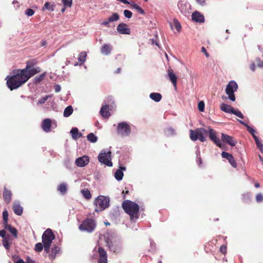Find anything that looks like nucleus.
Instances as JSON below:
<instances>
[{
	"label": "nucleus",
	"mask_w": 263,
	"mask_h": 263,
	"mask_svg": "<svg viewBox=\"0 0 263 263\" xmlns=\"http://www.w3.org/2000/svg\"><path fill=\"white\" fill-rule=\"evenodd\" d=\"M33 65V64L30 62H27L26 67L23 69H26L25 76L27 78V80L36 73L40 72V68L39 67L32 68Z\"/></svg>",
	"instance_id": "9d476101"
},
{
	"label": "nucleus",
	"mask_w": 263,
	"mask_h": 263,
	"mask_svg": "<svg viewBox=\"0 0 263 263\" xmlns=\"http://www.w3.org/2000/svg\"><path fill=\"white\" fill-rule=\"evenodd\" d=\"M257 65L258 67L262 68L263 67V61L260 60H257Z\"/></svg>",
	"instance_id": "bf43d9fd"
},
{
	"label": "nucleus",
	"mask_w": 263,
	"mask_h": 263,
	"mask_svg": "<svg viewBox=\"0 0 263 263\" xmlns=\"http://www.w3.org/2000/svg\"><path fill=\"white\" fill-rule=\"evenodd\" d=\"M220 252L223 254H226L227 252V247L224 245L221 246L220 248Z\"/></svg>",
	"instance_id": "6e6d98bb"
},
{
	"label": "nucleus",
	"mask_w": 263,
	"mask_h": 263,
	"mask_svg": "<svg viewBox=\"0 0 263 263\" xmlns=\"http://www.w3.org/2000/svg\"><path fill=\"white\" fill-rule=\"evenodd\" d=\"M12 193L10 191L7 190L6 188H4L3 193V197L5 201L7 203L10 202L11 200Z\"/></svg>",
	"instance_id": "5701e85b"
},
{
	"label": "nucleus",
	"mask_w": 263,
	"mask_h": 263,
	"mask_svg": "<svg viewBox=\"0 0 263 263\" xmlns=\"http://www.w3.org/2000/svg\"><path fill=\"white\" fill-rule=\"evenodd\" d=\"M27 263H35V261L31 259L28 258L27 260Z\"/></svg>",
	"instance_id": "338daca9"
},
{
	"label": "nucleus",
	"mask_w": 263,
	"mask_h": 263,
	"mask_svg": "<svg viewBox=\"0 0 263 263\" xmlns=\"http://www.w3.org/2000/svg\"><path fill=\"white\" fill-rule=\"evenodd\" d=\"M51 121L49 119H46L42 122V127L44 131L46 132H49L51 130Z\"/></svg>",
	"instance_id": "aec40b11"
},
{
	"label": "nucleus",
	"mask_w": 263,
	"mask_h": 263,
	"mask_svg": "<svg viewBox=\"0 0 263 263\" xmlns=\"http://www.w3.org/2000/svg\"><path fill=\"white\" fill-rule=\"evenodd\" d=\"M49 96H46L43 98H42L39 101L38 104H44L46 101L48 99V98L49 97Z\"/></svg>",
	"instance_id": "09e8293b"
},
{
	"label": "nucleus",
	"mask_w": 263,
	"mask_h": 263,
	"mask_svg": "<svg viewBox=\"0 0 263 263\" xmlns=\"http://www.w3.org/2000/svg\"><path fill=\"white\" fill-rule=\"evenodd\" d=\"M129 4L131 5V6L135 8L137 11L139 12L141 14H144V12L143 10L138 5L134 3H130Z\"/></svg>",
	"instance_id": "58836bf2"
},
{
	"label": "nucleus",
	"mask_w": 263,
	"mask_h": 263,
	"mask_svg": "<svg viewBox=\"0 0 263 263\" xmlns=\"http://www.w3.org/2000/svg\"><path fill=\"white\" fill-rule=\"evenodd\" d=\"M108 19L110 23L117 21L119 19V15L117 13H114Z\"/></svg>",
	"instance_id": "c9c22d12"
},
{
	"label": "nucleus",
	"mask_w": 263,
	"mask_h": 263,
	"mask_svg": "<svg viewBox=\"0 0 263 263\" xmlns=\"http://www.w3.org/2000/svg\"><path fill=\"white\" fill-rule=\"evenodd\" d=\"M44 8L50 11H53L54 10V7L53 5H51L49 2H46L44 5Z\"/></svg>",
	"instance_id": "79ce46f5"
},
{
	"label": "nucleus",
	"mask_w": 263,
	"mask_h": 263,
	"mask_svg": "<svg viewBox=\"0 0 263 263\" xmlns=\"http://www.w3.org/2000/svg\"><path fill=\"white\" fill-rule=\"evenodd\" d=\"M58 191L62 194H65L67 191V185L65 183L60 184L58 187Z\"/></svg>",
	"instance_id": "4c0bfd02"
},
{
	"label": "nucleus",
	"mask_w": 263,
	"mask_h": 263,
	"mask_svg": "<svg viewBox=\"0 0 263 263\" xmlns=\"http://www.w3.org/2000/svg\"><path fill=\"white\" fill-rule=\"evenodd\" d=\"M125 169L124 166H120L119 169L116 171L115 173V177L117 180L120 181L122 179L123 176V171H125Z\"/></svg>",
	"instance_id": "b1692460"
},
{
	"label": "nucleus",
	"mask_w": 263,
	"mask_h": 263,
	"mask_svg": "<svg viewBox=\"0 0 263 263\" xmlns=\"http://www.w3.org/2000/svg\"><path fill=\"white\" fill-rule=\"evenodd\" d=\"M199 153H200L199 150L198 149L196 151L197 159V162H198V164L200 165L201 164V159L200 157Z\"/></svg>",
	"instance_id": "603ef678"
},
{
	"label": "nucleus",
	"mask_w": 263,
	"mask_h": 263,
	"mask_svg": "<svg viewBox=\"0 0 263 263\" xmlns=\"http://www.w3.org/2000/svg\"><path fill=\"white\" fill-rule=\"evenodd\" d=\"M60 251V249L58 247H54L51 250V253L49 254V256L51 259L55 258L56 254Z\"/></svg>",
	"instance_id": "473e14b6"
},
{
	"label": "nucleus",
	"mask_w": 263,
	"mask_h": 263,
	"mask_svg": "<svg viewBox=\"0 0 263 263\" xmlns=\"http://www.w3.org/2000/svg\"><path fill=\"white\" fill-rule=\"evenodd\" d=\"M221 140L232 146H235L236 144V141L231 136L224 134H221Z\"/></svg>",
	"instance_id": "dca6fc26"
},
{
	"label": "nucleus",
	"mask_w": 263,
	"mask_h": 263,
	"mask_svg": "<svg viewBox=\"0 0 263 263\" xmlns=\"http://www.w3.org/2000/svg\"><path fill=\"white\" fill-rule=\"evenodd\" d=\"M86 53L85 52H82L79 54L78 60L81 63H83L86 60Z\"/></svg>",
	"instance_id": "e433bc0d"
},
{
	"label": "nucleus",
	"mask_w": 263,
	"mask_h": 263,
	"mask_svg": "<svg viewBox=\"0 0 263 263\" xmlns=\"http://www.w3.org/2000/svg\"><path fill=\"white\" fill-rule=\"evenodd\" d=\"M117 133L122 136H128L130 133L129 125L126 122H121L118 125Z\"/></svg>",
	"instance_id": "9b49d317"
},
{
	"label": "nucleus",
	"mask_w": 263,
	"mask_h": 263,
	"mask_svg": "<svg viewBox=\"0 0 263 263\" xmlns=\"http://www.w3.org/2000/svg\"><path fill=\"white\" fill-rule=\"evenodd\" d=\"M256 199L257 202H261L263 200V195L261 194H258L256 195Z\"/></svg>",
	"instance_id": "864d4df0"
},
{
	"label": "nucleus",
	"mask_w": 263,
	"mask_h": 263,
	"mask_svg": "<svg viewBox=\"0 0 263 263\" xmlns=\"http://www.w3.org/2000/svg\"><path fill=\"white\" fill-rule=\"evenodd\" d=\"M43 245L41 242L37 243L35 246V251L39 252H41L43 250Z\"/></svg>",
	"instance_id": "37998d69"
},
{
	"label": "nucleus",
	"mask_w": 263,
	"mask_h": 263,
	"mask_svg": "<svg viewBox=\"0 0 263 263\" xmlns=\"http://www.w3.org/2000/svg\"><path fill=\"white\" fill-rule=\"evenodd\" d=\"M9 240H10V236H8V237H6V238H3V245L7 250L9 249V247H10Z\"/></svg>",
	"instance_id": "f704fd0d"
},
{
	"label": "nucleus",
	"mask_w": 263,
	"mask_h": 263,
	"mask_svg": "<svg viewBox=\"0 0 263 263\" xmlns=\"http://www.w3.org/2000/svg\"><path fill=\"white\" fill-rule=\"evenodd\" d=\"M61 90V87L59 85H56L55 87V91L57 92H59Z\"/></svg>",
	"instance_id": "e2e57ef3"
},
{
	"label": "nucleus",
	"mask_w": 263,
	"mask_h": 263,
	"mask_svg": "<svg viewBox=\"0 0 263 263\" xmlns=\"http://www.w3.org/2000/svg\"><path fill=\"white\" fill-rule=\"evenodd\" d=\"M3 217L4 221V225L7 224L8 219V213L7 210H4L3 212Z\"/></svg>",
	"instance_id": "ea45409f"
},
{
	"label": "nucleus",
	"mask_w": 263,
	"mask_h": 263,
	"mask_svg": "<svg viewBox=\"0 0 263 263\" xmlns=\"http://www.w3.org/2000/svg\"><path fill=\"white\" fill-rule=\"evenodd\" d=\"M25 71L26 69L14 70L12 76L7 77V85L10 90L17 89L28 81Z\"/></svg>",
	"instance_id": "f257e3e1"
},
{
	"label": "nucleus",
	"mask_w": 263,
	"mask_h": 263,
	"mask_svg": "<svg viewBox=\"0 0 263 263\" xmlns=\"http://www.w3.org/2000/svg\"><path fill=\"white\" fill-rule=\"evenodd\" d=\"M190 133V138L193 141H196L198 139L201 142H204L208 135V128H198L194 130L191 129Z\"/></svg>",
	"instance_id": "7ed1b4c3"
},
{
	"label": "nucleus",
	"mask_w": 263,
	"mask_h": 263,
	"mask_svg": "<svg viewBox=\"0 0 263 263\" xmlns=\"http://www.w3.org/2000/svg\"><path fill=\"white\" fill-rule=\"evenodd\" d=\"M198 108L200 111H203L204 110V103L203 101H200L198 105Z\"/></svg>",
	"instance_id": "c03bdc74"
},
{
	"label": "nucleus",
	"mask_w": 263,
	"mask_h": 263,
	"mask_svg": "<svg viewBox=\"0 0 263 263\" xmlns=\"http://www.w3.org/2000/svg\"><path fill=\"white\" fill-rule=\"evenodd\" d=\"M70 133L71 134L72 138L75 140L82 136V134L79 133V130L77 128H72L70 130Z\"/></svg>",
	"instance_id": "c756f323"
},
{
	"label": "nucleus",
	"mask_w": 263,
	"mask_h": 263,
	"mask_svg": "<svg viewBox=\"0 0 263 263\" xmlns=\"http://www.w3.org/2000/svg\"><path fill=\"white\" fill-rule=\"evenodd\" d=\"M99 259L98 263H107V254L106 251L101 248L98 249Z\"/></svg>",
	"instance_id": "f3484780"
},
{
	"label": "nucleus",
	"mask_w": 263,
	"mask_h": 263,
	"mask_svg": "<svg viewBox=\"0 0 263 263\" xmlns=\"http://www.w3.org/2000/svg\"><path fill=\"white\" fill-rule=\"evenodd\" d=\"M122 207L125 212L130 215L131 220L138 218L137 215L139 210V206L138 204L126 200L122 203Z\"/></svg>",
	"instance_id": "f03ea898"
},
{
	"label": "nucleus",
	"mask_w": 263,
	"mask_h": 263,
	"mask_svg": "<svg viewBox=\"0 0 263 263\" xmlns=\"http://www.w3.org/2000/svg\"><path fill=\"white\" fill-rule=\"evenodd\" d=\"M250 68H251L252 71H255V64L254 63H253L251 65Z\"/></svg>",
	"instance_id": "680f3d73"
},
{
	"label": "nucleus",
	"mask_w": 263,
	"mask_h": 263,
	"mask_svg": "<svg viewBox=\"0 0 263 263\" xmlns=\"http://www.w3.org/2000/svg\"><path fill=\"white\" fill-rule=\"evenodd\" d=\"M87 139L89 142L92 143H95L98 140L97 137L93 133L89 134L87 136Z\"/></svg>",
	"instance_id": "2f4dec72"
},
{
	"label": "nucleus",
	"mask_w": 263,
	"mask_h": 263,
	"mask_svg": "<svg viewBox=\"0 0 263 263\" xmlns=\"http://www.w3.org/2000/svg\"><path fill=\"white\" fill-rule=\"evenodd\" d=\"M96 221L91 218H87L79 226V229L81 231L91 233L96 227Z\"/></svg>",
	"instance_id": "39448f33"
},
{
	"label": "nucleus",
	"mask_w": 263,
	"mask_h": 263,
	"mask_svg": "<svg viewBox=\"0 0 263 263\" xmlns=\"http://www.w3.org/2000/svg\"><path fill=\"white\" fill-rule=\"evenodd\" d=\"M215 144L222 149H226V145L224 144L221 143L220 140H219V142L218 143H215Z\"/></svg>",
	"instance_id": "5fc2aeb1"
},
{
	"label": "nucleus",
	"mask_w": 263,
	"mask_h": 263,
	"mask_svg": "<svg viewBox=\"0 0 263 263\" xmlns=\"http://www.w3.org/2000/svg\"><path fill=\"white\" fill-rule=\"evenodd\" d=\"M170 26L172 29L175 28L178 32H180L181 31V24L176 18H174L172 22L170 23Z\"/></svg>",
	"instance_id": "4be33fe9"
},
{
	"label": "nucleus",
	"mask_w": 263,
	"mask_h": 263,
	"mask_svg": "<svg viewBox=\"0 0 263 263\" xmlns=\"http://www.w3.org/2000/svg\"><path fill=\"white\" fill-rule=\"evenodd\" d=\"M112 49V46L109 44H104L101 48V51L103 54H109Z\"/></svg>",
	"instance_id": "393cba45"
},
{
	"label": "nucleus",
	"mask_w": 263,
	"mask_h": 263,
	"mask_svg": "<svg viewBox=\"0 0 263 263\" xmlns=\"http://www.w3.org/2000/svg\"><path fill=\"white\" fill-rule=\"evenodd\" d=\"M99 161L108 166H112V163L111 159V152L110 151L102 150L98 155Z\"/></svg>",
	"instance_id": "0eeeda50"
},
{
	"label": "nucleus",
	"mask_w": 263,
	"mask_h": 263,
	"mask_svg": "<svg viewBox=\"0 0 263 263\" xmlns=\"http://www.w3.org/2000/svg\"><path fill=\"white\" fill-rule=\"evenodd\" d=\"M149 98L153 101L158 102L162 99V96L160 93L153 92L149 95Z\"/></svg>",
	"instance_id": "bb28decb"
},
{
	"label": "nucleus",
	"mask_w": 263,
	"mask_h": 263,
	"mask_svg": "<svg viewBox=\"0 0 263 263\" xmlns=\"http://www.w3.org/2000/svg\"><path fill=\"white\" fill-rule=\"evenodd\" d=\"M221 156L222 158L228 159L229 163L232 166L234 167H236L237 166V163L231 154L226 152H222L221 153Z\"/></svg>",
	"instance_id": "a211bd4d"
},
{
	"label": "nucleus",
	"mask_w": 263,
	"mask_h": 263,
	"mask_svg": "<svg viewBox=\"0 0 263 263\" xmlns=\"http://www.w3.org/2000/svg\"><path fill=\"white\" fill-rule=\"evenodd\" d=\"M178 7L182 13L184 14V15H186L187 13H189L188 11L186 10V7H188L189 8H190L189 4H184L182 3H180L178 4Z\"/></svg>",
	"instance_id": "cd10ccee"
},
{
	"label": "nucleus",
	"mask_w": 263,
	"mask_h": 263,
	"mask_svg": "<svg viewBox=\"0 0 263 263\" xmlns=\"http://www.w3.org/2000/svg\"><path fill=\"white\" fill-rule=\"evenodd\" d=\"M34 13V11L33 10L31 9H28L25 11V14L28 16H31L33 15Z\"/></svg>",
	"instance_id": "8fccbe9b"
},
{
	"label": "nucleus",
	"mask_w": 263,
	"mask_h": 263,
	"mask_svg": "<svg viewBox=\"0 0 263 263\" xmlns=\"http://www.w3.org/2000/svg\"><path fill=\"white\" fill-rule=\"evenodd\" d=\"M256 144L257 147L262 153L263 152V145L261 143V142L260 141H258L256 142Z\"/></svg>",
	"instance_id": "3c124183"
},
{
	"label": "nucleus",
	"mask_w": 263,
	"mask_h": 263,
	"mask_svg": "<svg viewBox=\"0 0 263 263\" xmlns=\"http://www.w3.org/2000/svg\"><path fill=\"white\" fill-rule=\"evenodd\" d=\"M100 112L101 115L105 118H108L110 116L109 112V107L108 106L106 105V103L102 106Z\"/></svg>",
	"instance_id": "412c9836"
},
{
	"label": "nucleus",
	"mask_w": 263,
	"mask_h": 263,
	"mask_svg": "<svg viewBox=\"0 0 263 263\" xmlns=\"http://www.w3.org/2000/svg\"><path fill=\"white\" fill-rule=\"evenodd\" d=\"M16 263H25V262L22 259H19L16 261Z\"/></svg>",
	"instance_id": "774afa93"
},
{
	"label": "nucleus",
	"mask_w": 263,
	"mask_h": 263,
	"mask_svg": "<svg viewBox=\"0 0 263 263\" xmlns=\"http://www.w3.org/2000/svg\"><path fill=\"white\" fill-rule=\"evenodd\" d=\"M54 238V235L51 229H47L44 232L42 238L44 247V250L46 253H48L49 252L50 247Z\"/></svg>",
	"instance_id": "20e7f679"
},
{
	"label": "nucleus",
	"mask_w": 263,
	"mask_h": 263,
	"mask_svg": "<svg viewBox=\"0 0 263 263\" xmlns=\"http://www.w3.org/2000/svg\"><path fill=\"white\" fill-rule=\"evenodd\" d=\"M45 76V73H44L40 74L39 76L36 77L34 78L35 82L39 83V82H41V81H42L44 79Z\"/></svg>",
	"instance_id": "a19ab883"
},
{
	"label": "nucleus",
	"mask_w": 263,
	"mask_h": 263,
	"mask_svg": "<svg viewBox=\"0 0 263 263\" xmlns=\"http://www.w3.org/2000/svg\"><path fill=\"white\" fill-rule=\"evenodd\" d=\"M247 128V130L250 132H251L252 130L254 129L253 128H252L251 127H250V126H249L248 124L246 125V126Z\"/></svg>",
	"instance_id": "69168bd1"
},
{
	"label": "nucleus",
	"mask_w": 263,
	"mask_h": 263,
	"mask_svg": "<svg viewBox=\"0 0 263 263\" xmlns=\"http://www.w3.org/2000/svg\"><path fill=\"white\" fill-rule=\"evenodd\" d=\"M5 228L8 230L15 238L17 237V231L15 228L8 224H5Z\"/></svg>",
	"instance_id": "c85d7f7f"
},
{
	"label": "nucleus",
	"mask_w": 263,
	"mask_h": 263,
	"mask_svg": "<svg viewBox=\"0 0 263 263\" xmlns=\"http://www.w3.org/2000/svg\"><path fill=\"white\" fill-rule=\"evenodd\" d=\"M110 23L109 21H108V19L107 20H105L104 21V22H103L102 23H101V25H104V26H108V24Z\"/></svg>",
	"instance_id": "052dcab7"
},
{
	"label": "nucleus",
	"mask_w": 263,
	"mask_h": 263,
	"mask_svg": "<svg viewBox=\"0 0 263 263\" xmlns=\"http://www.w3.org/2000/svg\"><path fill=\"white\" fill-rule=\"evenodd\" d=\"M73 108L71 106H68L64 109L63 116L65 117H69L73 112Z\"/></svg>",
	"instance_id": "7c9ffc66"
},
{
	"label": "nucleus",
	"mask_w": 263,
	"mask_h": 263,
	"mask_svg": "<svg viewBox=\"0 0 263 263\" xmlns=\"http://www.w3.org/2000/svg\"><path fill=\"white\" fill-rule=\"evenodd\" d=\"M13 210L15 214L16 215H21L22 214L23 208L20 204L14 203L13 206Z\"/></svg>",
	"instance_id": "a878e982"
},
{
	"label": "nucleus",
	"mask_w": 263,
	"mask_h": 263,
	"mask_svg": "<svg viewBox=\"0 0 263 263\" xmlns=\"http://www.w3.org/2000/svg\"><path fill=\"white\" fill-rule=\"evenodd\" d=\"M62 1L64 6L69 7H70L71 6V0H62Z\"/></svg>",
	"instance_id": "49530a36"
},
{
	"label": "nucleus",
	"mask_w": 263,
	"mask_h": 263,
	"mask_svg": "<svg viewBox=\"0 0 263 263\" xmlns=\"http://www.w3.org/2000/svg\"><path fill=\"white\" fill-rule=\"evenodd\" d=\"M238 85L234 81H231L227 85L226 88V93L228 96L229 99L232 101H235L234 92L237 91Z\"/></svg>",
	"instance_id": "6e6552de"
},
{
	"label": "nucleus",
	"mask_w": 263,
	"mask_h": 263,
	"mask_svg": "<svg viewBox=\"0 0 263 263\" xmlns=\"http://www.w3.org/2000/svg\"><path fill=\"white\" fill-rule=\"evenodd\" d=\"M0 236L2 237L3 238L8 237V236H6V232L4 230L0 231Z\"/></svg>",
	"instance_id": "4d7b16f0"
},
{
	"label": "nucleus",
	"mask_w": 263,
	"mask_h": 263,
	"mask_svg": "<svg viewBox=\"0 0 263 263\" xmlns=\"http://www.w3.org/2000/svg\"><path fill=\"white\" fill-rule=\"evenodd\" d=\"M220 108L222 111L225 112L234 114L241 119L244 118L243 115L239 110H235L234 108L230 105L221 103L220 106Z\"/></svg>",
	"instance_id": "1a4fd4ad"
},
{
	"label": "nucleus",
	"mask_w": 263,
	"mask_h": 263,
	"mask_svg": "<svg viewBox=\"0 0 263 263\" xmlns=\"http://www.w3.org/2000/svg\"><path fill=\"white\" fill-rule=\"evenodd\" d=\"M109 203V199L104 196H99L95 201L96 208L95 211L98 212L103 211L108 208Z\"/></svg>",
	"instance_id": "423d86ee"
},
{
	"label": "nucleus",
	"mask_w": 263,
	"mask_h": 263,
	"mask_svg": "<svg viewBox=\"0 0 263 263\" xmlns=\"http://www.w3.org/2000/svg\"><path fill=\"white\" fill-rule=\"evenodd\" d=\"M192 20L195 22L201 23L204 22V17L200 12L195 11L192 13Z\"/></svg>",
	"instance_id": "2eb2a0df"
},
{
	"label": "nucleus",
	"mask_w": 263,
	"mask_h": 263,
	"mask_svg": "<svg viewBox=\"0 0 263 263\" xmlns=\"http://www.w3.org/2000/svg\"><path fill=\"white\" fill-rule=\"evenodd\" d=\"M201 51L204 53V54H205V55L206 56V57H207V58H209V57L210 55H209V54L206 52V50L205 48L204 47H202L201 48Z\"/></svg>",
	"instance_id": "13d9d810"
},
{
	"label": "nucleus",
	"mask_w": 263,
	"mask_h": 263,
	"mask_svg": "<svg viewBox=\"0 0 263 263\" xmlns=\"http://www.w3.org/2000/svg\"><path fill=\"white\" fill-rule=\"evenodd\" d=\"M208 135L211 140H212L215 144L218 143L220 139L217 137L216 135V132L212 129L210 127H208Z\"/></svg>",
	"instance_id": "6ab92c4d"
},
{
	"label": "nucleus",
	"mask_w": 263,
	"mask_h": 263,
	"mask_svg": "<svg viewBox=\"0 0 263 263\" xmlns=\"http://www.w3.org/2000/svg\"><path fill=\"white\" fill-rule=\"evenodd\" d=\"M167 77L169 80L173 83V86L176 89L177 88V78L173 70L171 68H168L167 69Z\"/></svg>",
	"instance_id": "4468645a"
},
{
	"label": "nucleus",
	"mask_w": 263,
	"mask_h": 263,
	"mask_svg": "<svg viewBox=\"0 0 263 263\" xmlns=\"http://www.w3.org/2000/svg\"><path fill=\"white\" fill-rule=\"evenodd\" d=\"M81 192L86 199H89L91 197L90 192L88 189H83Z\"/></svg>",
	"instance_id": "72a5a7b5"
},
{
	"label": "nucleus",
	"mask_w": 263,
	"mask_h": 263,
	"mask_svg": "<svg viewBox=\"0 0 263 263\" xmlns=\"http://www.w3.org/2000/svg\"><path fill=\"white\" fill-rule=\"evenodd\" d=\"M117 30L120 34H130V29L128 27L127 25L124 23L119 24L117 27Z\"/></svg>",
	"instance_id": "ddd939ff"
},
{
	"label": "nucleus",
	"mask_w": 263,
	"mask_h": 263,
	"mask_svg": "<svg viewBox=\"0 0 263 263\" xmlns=\"http://www.w3.org/2000/svg\"><path fill=\"white\" fill-rule=\"evenodd\" d=\"M196 1L200 5H203L205 2V0H196Z\"/></svg>",
	"instance_id": "0e129e2a"
},
{
	"label": "nucleus",
	"mask_w": 263,
	"mask_h": 263,
	"mask_svg": "<svg viewBox=\"0 0 263 263\" xmlns=\"http://www.w3.org/2000/svg\"><path fill=\"white\" fill-rule=\"evenodd\" d=\"M89 162V158L86 155L79 157L75 161L76 165L80 167H84Z\"/></svg>",
	"instance_id": "f8f14e48"
},
{
	"label": "nucleus",
	"mask_w": 263,
	"mask_h": 263,
	"mask_svg": "<svg viewBox=\"0 0 263 263\" xmlns=\"http://www.w3.org/2000/svg\"><path fill=\"white\" fill-rule=\"evenodd\" d=\"M174 133H175L174 130L171 127L168 128L167 129H166L165 130V134L167 136L172 135L174 134Z\"/></svg>",
	"instance_id": "de8ad7c7"
},
{
	"label": "nucleus",
	"mask_w": 263,
	"mask_h": 263,
	"mask_svg": "<svg viewBox=\"0 0 263 263\" xmlns=\"http://www.w3.org/2000/svg\"><path fill=\"white\" fill-rule=\"evenodd\" d=\"M124 16L128 18H130L132 17V15H133V13L131 11H130L129 10H125L124 11Z\"/></svg>",
	"instance_id": "a18cd8bd"
}]
</instances>
